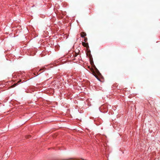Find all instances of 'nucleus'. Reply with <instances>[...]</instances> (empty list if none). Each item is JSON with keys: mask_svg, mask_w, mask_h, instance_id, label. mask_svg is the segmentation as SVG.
Wrapping results in <instances>:
<instances>
[{"mask_svg": "<svg viewBox=\"0 0 160 160\" xmlns=\"http://www.w3.org/2000/svg\"><path fill=\"white\" fill-rule=\"evenodd\" d=\"M82 45L83 46L86 47L87 50L88 49L89 47L88 43H85V42H82Z\"/></svg>", "mask_w": 160, "mask_h": 160, "instance_id": "1", "label": "nucleus"}, {"mask_svg": "<svg viewBox=\"0 0 160 160\" xmlns=\"http://www.w3.org/2000/svg\"><path fill=\"white\" fill-rule=\"evenodd\" d=\"M89 58H90V61L91 64L92 65L93 64V61H92V55L91 54H89Z\"/></svg>", "mask_w": 160, "mask_h": 160, "instance_id": "2", "label": "nucleus"}, {"mask_svg": "<svg viewBox=\"0 0 160 160\" xmlns=\"http://www.w3.org/2000/svg\"><path fill=\"white\" fill-rule=\"evenodd\" d=\"M92 74H93L97 78L98 80H99L100 79H99V78L98 77V76L96 75V74L95 73V72L93 70H92Z\"/></svg>", "mask_w": 160, "mask_h": 160, "instance_id": "3", "label": "nucleus"}, {"mask_svg": "<svg viewBox=\"0 0 160 160\" xmlns=\"http://www.w3.org/2000/svg\"><path fill=\"white\" fill-rule=\"evenodd\" d=\"M86 36V34L84 32H82L81 33V36L82 37H84Z\"/></svg>", "mask_w": 160, "mask_h": 160, "instance_id": "4", "label": "nucleus"}, {"mask_svg": "<svg viewBox=\"0 0 160 160\" xmlns=\"http://www.w3.org/2000/svg\"><path fill=\"white\" fill-rule=\"evenodd\" d=\"M26 139H31V137L30 136L28 135L27 136H26Z\"/></svg>", "mask_w": 160, "mask_h": 160, "instance_id": "5", "label": "nucleus"}, {"mask_svg": "<svg viewBox=\"0 0 160 160\" xmlns=\"http://www.w3.org/2000/svg\"><path fill=\"white\" fill-rule=\"evenodd\" d=\"M96 70L97 73L98 75L101 74L99 72V71H98V70L97 69V68H96Z\"/></svg>", "mask_w": 160, "mask_h": 160, "instance_id": "6", "label": "nucleus"}, {"mask_svg": "<svg viewBox=\"0 0 160 160\" xmlns=\"http://www.w3.org/2000/svg\"><path fill=\"white\" fill-rule=\"evenodd\" d=\"M17 83H16V84H14L11 87H12V88H13V87H14L16 85H17Z\"/></svg>", "mask_w": 160, "mask_h": 160, "instance_id": "7", "label": "nucleus"}, {"mask_svg": "<svg viewBox=\"0 0 160 160\" xmlns=\"http://www.w3.org/2000/svg\"><path fill=\"white\" fill-rule=\"evenodd\" d=\"M78 55V54L77 53H75L74 54H73V56H74V57H76Z\"/></svg>", "mask_w": 160, "mask_h": 160, "instance_id": "8", "label": "nucleus"}, {"mask_svg": "<svg viewBox=\"0 0 160 160\" xmlns=\"http://www.w3.org/2000/svg\"><path fill=\"white\" fill-rule=\"evenodd\" d=\"M87 41V38H84V41L85 42H86Z\"/></svg>", "mask_w": 160, "mask_h": 160, "instance_id": "9", "label": "nucleus"}, {"mask_svg": "<svg viewBox=\"0 0 160 160\" xmlns=\"http://www.w3.org/2000/svg\"><path fill=\"white\" fill-rule=\"evenodd\" d=\"M44 68H43L42 69H40L39 70V71H42V70H43Z\"/></svg>", "mask_w": 160, "mask_h": 160, "instance_id": "10", "label": "nucleus"}, {"mask_svg": "<svg viewBox=\"0 0 160 160\" xmlns=\"http://www.w3.org/2000/svg\"><path fill=\"white\" fill-rule=\"evenodd\" d=\"M21 81V80H19V81H18V83H19V82H20Z\"/></svg>", "mask_w": 160, "mask_h": 160, "instance_id": "11", "label": "nucleus"}, {"mask_svg": "<svg viewBox=\"0 0 160 160\" xmlns=\"http://www.w3.org/2000/svg\"><path fill=\"white\" fill-rule=\"evenodd\" d=\"M52 65V64H51V66H50L51 68H52V66H51V65Z\"/></svg>", "mask_w": 160, "mask_h": 160, "instance_id": "12", "label": "nucleus"}, {"mask_svg": "<svg viewBox=\"0 0 160 160\" xmlns=\"http://www.w3.org/2000/svg\"><path fill=\"white\" fill-rule=\"evenodd\" d=\"M90 52V51L89 50V51L88 50V52Z\"/></svg>", "mask_w": 160, "mask_h": 160, "instance_id": "13", "label": "nucleus"}, {"mask_svg": "<svg viewBox=\"0 0 160 160\" xmlns=\"http://www.w3.org/2000/svg\"><path fill=\"white\" fill-rule=\"evenodd\" d=\"M53 121H54V120H52V121H51V122H53Z\"/></svg>", "mask_w": 160, "mask_h": 160, "instance_id": "14", "label": "nucleus"}]
</instances>
